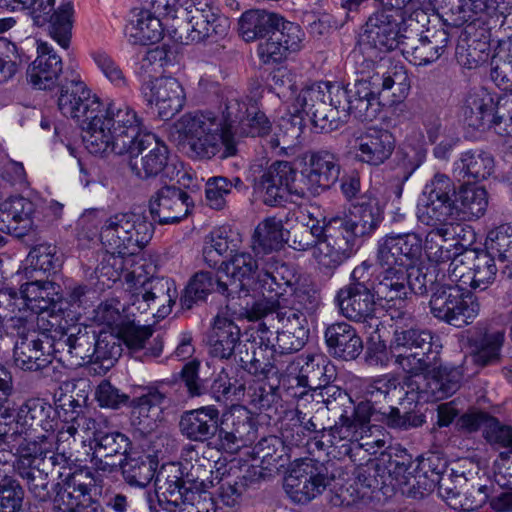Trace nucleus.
<instances>
[{"label":"nucleus","mask_w":512,"mask_h":512,"mask_svg":"<svg viewBox=\"0 0 512 512\" xmlns=\"http://www.w3.org/2000/svg\"><path fill=\"white\" fill-rule=\"evenodd\" d=\"M117 125L97 155L128 154L129 168L141 180L169 177V149L155 134L143 132V122L132 107L118 109Z\"/></svg>","instance_id":"nucleus-1"},{"label":"nucleus","mask_w":512,"mask_h":512,"mask_svg":"<svg viewBox=\"0 0 512 512\" xmlns=\"http://www.w3.org/2000/svg\"><path fill=\"white\" fill-rule=\"evenodd\" d=\"M345 100V88L340 83L316 82L301 88L292 102L294 114L282 119V135L274 134L267 140L271 149L289 148L302 133L303 114L321 131L330 132L339 126L340 115L345 116L340 102Z\"/></svg>","instance_id":"nucleus-2"},{"label":"nucleus","mask_w":512,"mask_h":512,"mask_svg":"<svg viewBox=\"0 0 512 512\" xmlns=\"http://www.w3.org/2000/svg\"><path fill=\"white\" fill-rule=\"evenodd\" d=\"M60 112L74 119L83 131L85 147L91 154H98L117 125L118 109L130 107L115 100L103 102L92 94L78 77L66 80L60 87L57 99Z\"/></svg>","instance_id":"nucleus-3"},{"label":"nucleus","mask_w":512,"mask_h":512,"mask_svg":"<svg viewBox=\"0 0 512 512\" xmlns=\"http://www.w3.org/2000/svg\"><path fill=\"white\" fill-rule=\"evenodd\" d=\"M431 12L420 0H381L366 21L364 39L380 51L402 50L406 40L418 36L419 23L428 21Z\"/></svg>","instance_id":"nucleus-4"},{"label":"nucleus","mask_w":512,"mask_h":512,"mask_svg":"<svg viewBox=\"0 0 512 512\" xmlns=\"http://www.w3.org/2000/svg\"><path fill=\"white\" fill-rule=\"evenodd\" d=\"M327 219V243L322 249L342 264L353 255L357 239L368 238L378 229L383 209L374 193L368 191L357 197L347 210Z\"/></svg>","instance_id":"nucleus-5"},{"label":"nucleus","mask_w":512,"mask_h":512,"mask_svg":"<svg viewBox=\"0 0 512 512\" xmlns=\"http://www.w3.org/2000/svg\"><path fill=\"white\" fill-rule=\"evenodd\" d=\"M154 226L142 213L123 212L108 217L100 232L102 243L112 250L102 260L99 271L116 281L124 271V256L135 255L152 239Z\"/></svg>","instance_id":"nucleus-6"},{"label":"nucleus","mask_w":512,"mask_h":512,"mask_svg":"<svg viewBox=\"0 0 512 512\" xmlns=\"http://www.w3.org/2000/svg\"><path fill=\"white\" fill-rule=\"evenodd\" d=\"M387 62L378 63L369 78L357 80L349 90L345 88V100L339 104L345 116L340 115L339 124L345 123L350 115L361 121L374 120L381 112V90H393V96L406 97L410 89L407 71L401 65H387Z\"/></svg>","instance_id":"nucleus-7"},{"label":"nucleus","mask_w":512,"mask_h":512,"mask_svg":"<svg viewBox=\"0 0 512 512\" xmlns=\"http://www.w3.org/2000/svg\"><path fill=\"white\" fill-rule=\"evenodd\" d=\"M172 137L187 141L192 154L199 159L216 155L225 159L237 153L236 143L225 133V126L213 112H194L182 115L172 126Z\"/></svg>","instance_id":"nucleus-8"},{"label":"nucleus","mask_w":512,"mask_h":512,"mask_svg":"<svg viewBox=\"0 0 512 512\" xmlns=\"http://www.w3.org/2000/svg\"><path fill=\"white\" fill-rule=\"evenodd\" d=\"M440 338L428 329L396 326L388 353L406 374L419 376L435 368L441 360Z\"/></svg>","instance_id":"nucleus-9"},{"label":"nucleus","mask_w":512,"mask_h":512,"mask_svg":"<svg viewBox=\"0 0 512 512\" xmlns=\"http://www.w3.org/2000/svg\"><path fill=\"white\" fill-rule=\"evenodd\" d=\"M13 459V468L25 481L32 497L46 502L51 498L49 475L56 466H65L69 458L64 453L54 452L52 438L39 435L33 443L22 447Z\"/></svg>","instance_id":"nucleus-10"},{"label":"nucleus","mask_w":512,"mask_h":512,"mask_svg":"<svg viewBox=\"0 0 512 512\" xmlns=\"http://www.w3.org/2000/svg\"><path fill=\"white\" fill-rule=\"evenodd\" d=\"M250 320H261L259 330L270 327L277 333L276 347L281 354L297 352L309 337V325L305 312L281 302L256 301L248 311Z\"/></svg>","instance_id":"nucleus-11"},{"label":"nucleus","mask_w":512,"mask_h":512,"mask_svg":"<svg viewBox=\"0 0 512 512\" xmlns=\"http://www.w3.org/2000/svg\"><path fill=\"white\" fill-rule=\"evenodd\" d=\"M125 279L130 288L129 305L141 314L163 319L172 311L177 298L173 280L165 277L144 278L136 271L127 272Z\"/></svg>","instance_id":"nucleus-12"},{"label":"nucleus","mask_w":512,"mask_h":512,"mask_svg":"<svg viewBox=\"0 0 512 512\" xmlns=\"http://www.w3.org/2000/svg\"><path fill=\"white\" fill-rule=\"evenodd\" d=\"M459 283H440L432 288L429 308L439 321L457 328L471 324L478 316L480 304Z\"/></svg>","instance_id":"nucleus-13"},{"label":"nucleus","mask_w":512,"mask_h":512,"mask_svg":"<svg viewBox=\"0 0 512 512\" xmlns=\"http://www.w3.org/2000/svg\"><path fill=\"white\" fill-rule=\"evenodd\" d=\"M11 334L17 337L13 348L14 365L29 372L45 369L52 363L50 346L45 345L42 333L35 328V319H13Z\"/></svg>","instance_id":"nucleus-14"},{"label":"nucleus","mask_w":512,"mask_h":512,"mask_svg":"<svg viewBox=\"0 0 512 512\" xmlns=\"http://www.w3.org/2000/svg\"><path fill=\"white\" fill-rule=\"evenodd\" d=\"M254 194L267 206L284 202L289 194L304 196V191L295 186L296 170L287 161H276L265 169L252 168Z\"/></svg>","instance_id":"nucleus-15"},{"label":"nucleus","mask_w":512,"mask_h":512,"mask_svg":"<svg viewBox=\"0 0 512 512\" xmlns=\"http://www.w3.org/2000/svg\"><path fill=\"white\" fill-rule=\"evenodd\" d=\"M55 0H21L12 11H27L33 24L38 27L49 25V35L62 48L67 49L70 43L72 29V6L62 4L57 10Z\"/></svg>","instance_id":"nucleus-16"},{"label":"nucleus","mask_w":512,"mask_h":512,"mask_svg":"<svg viewBox=\"0 0 512 512\" xmlns=\"http://www.w3.org/2000/svg\"><path fill=\"white\" fill-rule=\"evenodd\" d=\"M328 484L327 467L317 460L305 458L295 461L284 488L293 502L305 504L320 495Z\"/></svg>","instance_id":"nucleus-17"},{"label":"nucleus","mask_w":512,"mask_h":512,"mask_svg":"<svg viewBox=\"0 0 512 512\" xmlns=\"http://www.w3.org/2000/svg\"><path fill=\"white\" fill-rule=\"evenodd\" d=\"M498 268L495 260L486 252L471 253L452 259L448 267V278L466 290L484 291L495 281Z\"/></svg>","instance_id":"nucleus-18"},{"label":"nucleus","mask_w":512,"mask_h":512,"mask_svg":"<svg viewBox=\"0 0 512 512\" xmlns=\"http://www.w3.org/2000/svg\"><path fill=\"white\" fill-rule=\"evenodd\" d=\"M300 174L302 186L299 190L304 191V196L319 195L337 182L340 175L339 159L327 150L311 152Z\"/></svg>","instance_id":"nucleus-19"},{"label":"nucleus","mask_w":512,"mask_h":512,"mask_svg":"<svg viewBox=\"0 0 512 512\" xmlns=\"http://www.w3.org/2000/svg\"><path fill=\"white\" fill-rule=\"evenodd\" d=\"M193 207L191 196L174 185L162 186L149 200L150 215L160 225L179 223Z\"/></svg>","instance_id":"nucleus-20"},{"label":"nucleus","mask_w":512,"mask_h":512,"mask_svg":"<svg viewBox=\"0 0 512 512\" xmlns=\"http://www.w3.org/2000/svg\"><path fill=\"white\" fill-rule=\"evenodd\" d=\"M220 434L217 446L226 451H235L252 444L257 438V425L250 412L242 407H233L220 415Z\"/></svg>","instance_id":"nucleus-21"},{"label":"nucleus","mask_w":512,"mask_h":512,"mask_svg":"<svg viewBox=\"0 0 512 512\" xmlns=\"http://www.w3.org/2000/svg\"><path fill=\"white\" fill-rule=\"evenodd\" d=\"M213 464L206 457L198 460V463H191L190 466L182 465L178 469L179 475L168 476L165 483L158 487L156 492L170 490L175 487L179 490L181 497L187 501H195L201 492H205L213 485L212 473Z\"/></svg>","instance_id":"nucleus-22"},{"label":"nucleus","mask_w":512,"mask_h":512,"mask_svg":"<svg viewBox=\"0 0 512 512\" xmlns=\"http://www.w3.org/2000/svg\"><path fill=\"white\" fill-rule=\"evenodd\" d=\"M295 283L296 276L293 270L287 264L276 260L274 256H270L263 260L257 275L256 288L263 296L259 301H284V296L293 291Z\"/></svg>","instance_id":"nucleus-23"},{"label":"nucleus","mask_w":512,"mask_h":512,"mask_svg":"<svg viewBox=\"0 0 512 512\" xmlns=\"http://www.w3.org/2000/svg\"><path fill=\"white\" fill-rule=\"evenodd\" d=\"M143 95L149 104H154L158 115L164 120L179 113L186 101L182 84L174 77H160L145 83Z\"/></svg>","instance_id":"nucleus-24"},{"label":"nucleus","mask_w":512,"mask_h":512,"mask_svg":"<svg viewBox=\"0 0 512 512\" xmlns=\"http://www.w3.org/2000/svg\"><path fill=\"white\" fill-rule=\"evenodd\" d=\"M424 23H419L418 36H414L412 40H406L401 50L415 65H427L438 60L449 42V33L445 28H427L421 31Z\"/></svg>","instance_id":"nucleus-25"},{"label":"nucleus","mask_w":512,"mask_h":512,"mask_svg":"<svg viewBox=\"0 0 512 512\" xmlns=\"http://www.w3.org/2000/svg\"><path fill=\"white\" fill-rule=\"evenodd\" d=\"M94 478L90 471L78 470L57 483L52 512H77L91 500Z\"/></svg>","instance_id":"nucleus-26"},{"label":"nucleus","mask_w":512,"mask_h":512,"mask_svg":"<svg viewBox=\"0 0 512 512\" xmlns=\"http://www.w3.org/2000/svg\"><path fill=\"white\" fill-rule=\"evenodd\" d=\"M220 411L214 405L202 406L181 414L180 434L191 442L205 443L220 434Z\"/></svg>","instance_id":"nucleus-27"},{"label":"nucleus","mask_w":512,"mask_h":512,"mask_svg":"<svg viewBox=\"0 0 512 512\" xmlns=\"http://www.w3.org/2000/svg\"><path fill=\"white\" fill-rule=\"evenodd\" d=\"M327 227V217L323 219V226L313 225L309 227L302 223L296 224L290 231H286L285 242L289 243V246L297 251H307L313 248V257L321 266L326 268L338 267L340 262L332 259L322 249V245L327 243Z\"/></svg>","instance_id":"nucleus-28"},{"label":"nucleus","mask_w":512,"mask_h":512,"mask_svg":"<svg viewBox=\"0 0 512 512\" xmlns=\"http://www.w3.org/2000/svg\"><path fill=\"white\" fill-rule=\"evenodd\" d=\"M375 292L367 287L341 288L336 295V303L340 313L351 321L374 322L378 327L379 321L374 317L375 313Z\"/></svg>","instance_id":"nucleus-29"},{"label":"nucleus","mask_w":512,"mask_h":512,"mask_svg":"<svg viewBox=\"0 0 512 512\" xmlns=\"http://www.w3.org/2000/svg\"><path fill=\"white\" fill-rule=\"evenodd\" d=\"M36 50L37 57L27 69V80L35 89H52L62 72V59L47 42L37 40Z\"/></svg>","instance_id":"nucleus-30"},{"label":"nucleus","mask_w":512,"mask_h":512,"mask_svg":"<svg viewBox=\"0 0 512 512\" xmlns=\"http://www.w3.org/2000/svg\"><path fill=\"white\" fill-rule=\"evenodd\" d=\"M460 215L457 202L419 199L416 216L420 224L426 227L452 228L454 234L466 231L471 236V227L454 224Z\"/></svg>","instance_id":"nucleus-31"},{"label":"nucleus","mask_w":512,"mask_h":512,"mask_svg":"<svg viewBox=\"0 0 512 512\" xmlns=\"http://www.w3.org/2000/svg\"><path fill=\"white\" fill-rule=\"evenodd\" d=\"M35 204L28 198L14 196L0 205V231L23 237L34 226Z\"/></svg>","instance_id":"nucleus-32"},{"label":"nucleus","mask_w":512,"mask_h":512,"mask_svg":"<svg viewBox=\"0 0 512 512\" xmlns=\"http://www.w3.org/2000/svg\"><path fill=\"white\" fill-rule=\"evenodd\" d=\"M260 268L261 263L256 261L250 253L237 252L225 267L219 270V286L222 291H228V296H240L242 291H247V283Z\"/></svg>","instance_id":"nucleus-33"},{"label":"nucleus","mask_w":512,"mask_h":512,"mask_svg":"<svg viewBox=\"0 0 512 512\" xmlns=\"http://www.w3.org/2000/svg\"><path fill=\"white\" fill-rule=\"evenodd\" d=\"M361 433L363 432L353 423L352 418L345 411L333 426L321 428L320 440L316 442V445L321 448L327 446L330 449L327 453L333 454L334 457H351L354 444Z\"/></svg>","instance_id":"nucleus-34"},{"label":"nucleus","mask_w":512,"mask_h":512,"mask_svg":"<svg viewBox=\"0 0 512 512\" xmlns=\"http://www.w3.org/2000/svg\"><path fill=\"white\" fill-rule=\"evenodd\" d=\"M324 337L328 352L335 358L353 360L362 352L363 342L356 329L347 322L329 325Z\"/></svg>","instance_id":"nucleus-35"},{"label":"nucleus","mask_w":512,"mask_h":512,"mask_svg":"<svg viewBox=\"0 0 512 512\" xmlns=\"http://www.w3.org/2000/svg\"><path fill=\"white\" fill-rule=\"evenodd\" d=\"M52 406L44 399L32 398L25 401L18 409L15 425L23 437L36 438L31 432L41 428L46 434L53 429Z\"/></svg>","instance_id":"nucleus-36"},{"label":"nucleus","mask_w":512,"mask_h":512,"mask_svg":"<svg viewBox=\"0 0 512 512\" xmlns=\"http://www.w3.org/2000/svg\"><path fill=\"white\" fill-rule=\"evenodd\" d=\"M60 287L52 281L35 280L21 285L20 292L25 299V307L28 314H32L35 321L36 315L46 311L54 313L56 305L61 300Z\"/></svg>","instance_id":"nucleus-37"},{"label":"nucleus","mask_w":512,"mask_h":512,"mask_svg":"<svg viewBox=\"0 0 512 512\" xmlns=\"http://www.w3.org/2000/svg\"><path fill=\"white\" fill-rule=\"evenodd\" d=\"M394 150V139L387 130H369L358 139L355 153L357 160L378 166L384 163Z\"/></svg>","instance_id":"nucleus-38"},{"label":"nucleus","mask_w":512,"mask_h":512,"mask_svg":"<svg viewBox=\"0 0 512 512\" xmlns=\"http://www.w3.org/2000/svg\"><path fill=\"white\" fill-rule=\"evenodd\" d=\"M301 361L297 375L300 386L316 391L336 378V367L322 354L307 355L301 357Z\"/></svg>","instance_id":"nucleus-39"},{"label":"nucleus","mask_w":512,"mask_h":512,"mask_svg":"<svg viewBox=\"0 0 512 512\" xmlns=\"http://www.w3.org/2000/svg\"><path fill=\"white\" fill-rule=\"evenodd\" d=\"M210 354L220 359H229L240 345V328L226 317L217 316L208 337Z\"/></svg>","instance_id":"nucleus-40"},{"label":"nucleus","mask_w":512,"mask_h":512,"mask_svg":"<svg viewBox=\"0 0 512 512\" xmlns=\"http://www.w3.org/2000/svg\"><path fill=\"white\" fill-rule=\"evenodd\" d=\"M130 440L117 431H98L95 434L94 457L92 461L99 470L111 472L116 464L103 462L102 458L128 454Z\"/></svg>","instance_id":"nucleus-41"},{"label":"nucleus","mask_w":512,"mask_h":512,"mask_svg":"<svg viewBox=\"0 0 512 512\" xmlns=\"http://www.w3.org/2000/svg\"><path fill=\"white\" fill-rule=\"evenodd\" d=\"M381 467L375 460H368L365 464L360 465L355 470V480L346 489V492L351 496V500H344L347 504L350 502L364 501L371 499L375 491L381 488L383 484L382 476L380 475Z\"/></svg>","instance_id":"nucleus-42"},{"label":"nucleus","mask_w":512,"mask_h":512,"mask_svg":"<svg viewBox=\"0 0 512 512\" xmlns=\"http://www.w3.org/2000/svg\"><path fill=\"white\" fill-rule=\"evenodd\" d=\"M504 339L505 334L502 330L486 329L471 336L469 345L474 363L487 366L498 362Z\"/></svg>","instance_id":"nucleus-43"},{"label":"nucleus","mask_w":512,"mask_h":512,"mask_svg":"<svg viewBox=\"0 0 512 512\" xmlns=\"http://www.w3.org/2000/svg\"><path fill=\"white\" fill-rule=\"evenodd\" d=\"M119 466L123 479L129 486L144 488L152 481L157 463L149 455L129 452Z\"/></svg>","instance_id":"nucleus-44"},{"label":"nucleus","mask_w":512,"mask_h":512,"mask_svg":"<svg viewBox=\"0 0 512 512\" xmlns=\"http://www.w3.org/2000/svg\"><path fill=\"white\" fill-rule=\"evenodd\" d=\"M408 279L404 268H384L377 276L373 291L380 300L404 302L409 299Z\"/></svg>","instance_id":"nucleus-45"},{"label":"nucleus","mask_w":512,"mask_h":512,"mask_svg":"<svg viewBox=\"0 0 512 512\" xmlns=\"http://www.w3.org/2000/svg\"><path fill=\"white\" fill-rule=\"evenodd\" d=\"M424 392L438 401L453 395L461 384L462 375L456 368L442 367L441 360L435 368L426 372Z\"/></svg>","instance_id":"nucleus-46"},{"label":"nucleus","mask_w":512,"mask_h":512,"mask_svg":"<svg viewBox=\"0 0 512 512\" xmlns=\"http://www.w3.org/2000/svg\"><path fill=\"white\" fill-rule=\"evenodd\" d=\"M167 395L157 387L147 388L146 393L132 402L133 415L137 416L146 428H152V425L160 421L164 409L168 406Z\"/></svg>","instance_id":"nucleus-47"},{"label":"nucleus","mask_w":512,"mask_h":512,"mask_svg":"<svg viewBox=\"0 0 512 512\" xmlns=\"http://www.w3.org/2000/svg\"><path fill=\"white\" fill-rule=\"evenodd\" d=\"M280 21V15L265 10H249L239 19V34L246 41L264 39Z\"/></svg>","instance_id":"nucleus-48"},{"label":"nucleus","mask_w":512,"mask_h":512,"mask_svg":"<svg viewBox=\"0 0 512 512\" xmlns=\"http://www.w3.org/2000/svg\"><path fill=\"white\" fill-rule=\"evenodd\" d=\"M121 339L129 350L137 353L143 350L146 358L158 357L163 349V342L160 337L153 336V330L149 326H136L130 324L119 330Z\"/></svg>","instance_id":"nucleus-49"},{"label":"nucleus","mask_w":512,"mask_h":512,"mask_svg":"<svg viewBox=\"0 0 512 512\" xmlns=\"http://www.w3.org/2000/svg\"><path fill=\"white\" fill-rule=\"evenodd\" d=\"M286 240V231L281 219L268 217L261 221L255 229L252 241L253 251L258 254H269L282 247Z\"/></svg>","instance_id":"nucleus-50"},{"label":"nucleus","mask_w":512,"mask_h":512,"mask_svg":"<svg viewBox=\"0 0 512 512\" xmlns=\"http://www.w3.org/2000/svg\"><path fill=\"white\" fill-rule=\"evenodd\" d=\"M162 23L157 16L139 11L125 28L128 41L134 45H148L162 38Z\"/></svg>","instance_id":"nucleus-51"},{"label":"nucleus","mask_w":512,"mask_h":512,"mask_svg":"<svg viewBox=\"0 0 512 512\" xmlns=\"http://www.w3.org/2000/svg\"><path fill=\"white\" fill-rule=\"evenodd\" d=\"M363 398L376 406L392 405L401 399L403 387L398 379L392 375H383L364 381L362 386Z\"/></svg>","instance_id":"nucleus-52"},{"label":"nucleus","mask_w":512,"mask_h":512,"mask_svg":"<svg viewBox=\"0 0 512 512\" xmlns=\"http://www.w3.org/2000/svg\"><path fill=\"white\" fill-rule=\"evenodd\" d=\"M494 158L484 151H466L455 163V170L467 182L488 178L494 170Z\"/></svg>","instance_id":"nucleus-53"},{"label":"nucleus","mask_w":512,"mask_h":512,"mask_svg":"<svg viewBox=\"0 0 512 512\" xmlns=\"http://www.w3.org/2000/svg\"><path fill=\"white\" fill-rule=\"evenodd\" d=\"M227 32V19L220 15L215 20L200 19L190 24H182L175 29L178 39L185 44L201 42L212 36H223Z\"/></svg>","instance_id":"nucleus-54"},{"label":"nucleus","mask_w":512,"mask_h":512,"mask_svg":"<svg viewBox=\"0 0 512 512\" xmlns=\"http://www.w3.org/2000/svg\"><path fill=\"white\" fill-rule=\"evenodd\" d=\"M218 280L219 271L216 274L208 271L196 273L189 281L180 298L182 308L191 309L197 301L204 300L214 290L228 296V291H222Z\"/></svg>","instance_id":"nucleus-55"},{"label":"nucleus","mask_w":512,"mask_h":512,"mask_svg":"<svg viewBox=\"0 0 512 512\" xmlns=\"http://www.w3.org/2000/svg\"><path fill=\"white\" fill-rule=\"evenodd\" d=\"M285 439L276 436L262 438L253 448L255 459L260 461L263 470L273 471L284 467L289 460Z\"/></svg>","instance_id":"nucleus-56"},{"label":"nucleus","mask_w":512,"mask_h":512,"mask_svg":"<svg viewBox=\"0 0 512 512\" xmlns=\"http://www.w3.org/2000/svg\"><path fill=\"white\" fill-rule=\"evenodd\" d=\"M70 359L71 364L81 366L84 364H92L93 354L95 353L94 345L97 333L88 327H73Z\"/></svg>","instance_id":"nucleus-57"},{"label":"nucleus","mask_w":512,"mask_h":512,"mask_svg":"<svg viewBox=\"0 0 512 512\" xmlns=\"http://www.w3.org/2000/svg\"><path fill=\"white\" fill-rule=\"evenodd\" d=\"M251 99L240 98L236 95L228 97L222 109L220 120L225 126V133L232 138L233 133H239L243 122H245L250 112Z\"/></svg>","instance_id":"nucleus-58"},{"label":"nucleus","mask_w":512,"mask_h":512,"mask_svg":"<svg viewBox=\"0 0 512 512\" xmlns=\"http://www.w3.org/2000/svg\"><path fill=\"white\" fill-rule=\"evenodd\" d=\"M25 299L23 295L12 288L0 290V326L11 331V323L13 319H23L33 317L28 314L25 307Z\"/></svg>","instance_id":"nucleus-59"},{"label":"nucleus","mask_w":512,"mask_h":512,"mask_svg":"<svg viewBox=\"0 0 512 512\" xmlns=\"http://www.w3.org/2000/svg\"><path fill=\"white\" fill-rule=\"evenodd\" d=\"M486 253L501 262H512V225L503 224L489 231Z\"/></svg>","instance_id":"nucleus-60"},{"label":"nucleus","mask_w":512,"mask_h":512,"mask_svg":"<svg viewBox=\"0 0 512 512\" xmlns=\"http://www.w3.org/2000/svg\"><path fill=\"white\" fill-rule=\"evenodd\" d=\"M95 353L92 364L99 365L101 372H107L121 355V346L118 339L112 334L102 333L96 335Z\"/></svg>","instance_id":"nucleus-61"},{"label":"nucleus","mask_w":512,"mask_h":512,"mask_svg":"<svg viewBox=\"0 0 512 512\" xmlns=\"http://www.w3.org/2000/svg\"><path fill=\"white\" fill-rule=\"evenodd\" d=\"M430 231L426 234L423 250L430 261L439 263L450 260L452 257L450 249L444 246L448 236L453 233L452 228L429 227Z\"/></svg>","instance_id":"nucleus-62"},{"label":"nucleus","mask_w":512,"mask_h":512,"mask_svg":"<svg viewBox=\"0 0 512 512\" xmlns=\"http://www.w3.org/2000/svg\"><path fill=\"white\" fill-rule=\"evenodd\" d=\"M36 438L23 437L18 429L11 428L0 420V464L11 461L20 453L22 447L33 443Z\"/></svg>","instance_id":"nucleus-63"},{"label":"nucleus","mask_w":512,"mask_h":512,"mask_svg":"<svg viewBox=\"0 0 512 512\" xmlns=\"http://www.w3.org/2000/svg\"><path fill=\"white\" fill-rule=\"evenodd\" d=\"M474 106L476 111H474V108H471V112L476 115V121L471 122L470 125L479 128L484 127L486 124L489 126L493 124L495 131L499 135L512 137V116L509 118L511 123L508 125L506 119L494 114V107L491 101L487 104L483 100H474Z\"/></svg>","instance_id":"nucleus-64"}]
</instances>
